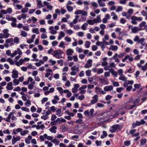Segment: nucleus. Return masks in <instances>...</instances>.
Instances as JSON below:
<instances>
[{
    "mask_svg": "<svg viewBox=\"0 0 147 147\" xmlns=\"http://www.w3.org/2000/svg\"><path fill=\"white\" fill-rule=\"evenodd\" d=\"M122 10V7L121 6H118L116 10L117 12H119V11H121Z\"/></svg>",
    "mask_w": 147,
    "mask_h": 147,
    "instance_id": "obj_47",
    "label": "nucleus"
},
{
    "mask_svg": "<svg viewBox=\"0 0 147 147\" xmlns=\"http://www.w3.org/2000/svg\"><path fill=\"white\" fill-rule=\"evenodd\" d=\"M124 88L122 87L117 88L116 89V91L118 92H120L122 90H123Z\"/></svg>",
    "mask_w": 147,
    "mask_h": 147,
    "instance_id": "obj_46",
    "label": "nucleus"
},
{
    "mask_svg": "<svg viewBox=\"0 0 147 147\" xmlns=\"http://www.w3.org/2000/svg\"><path fill=\"white\" fill-rule=\"evenodd\" d=\"M113 88L112 86H108L104 87V90L107 92L111 91L113 89Z\"/></svg>",
    "mask_w": 147,
    "mask_h": 147,
    "instance_id": "obj_6",
    "label": "nucleus"
},
{
    "mask_svg": "<svg viewBox=\"0 0 147 147\" xmlns=\"http://www.w3.org/2000/svg\"><path fill=\"white\" fill-rule=\"evenodd\" d=\"M82 13V11L80 10H78V11H76L75 12V14H79Z\"/></svg>",
    "mask_w": 147,
    "mask_h": 147,
    "instance_id": "obj_51",
    "label": "nucleus"
},
{
    "mask_svg": "<svg viewBox=\"0 0 147 147\" xmlns=\"http://www.w3.org/2000/svg\"><path fill=\"white\" fill-rule=\"evenodd\" d=\"M52 142L53 143L55 142L57 144H58L59 142V141L58 140H57L56 139H53L52 140Z\"/></svg>",
    "mask_w": 147,
    "mask_h": 147,
    "instance_id": "obj_58",
    "label": "nucleus"
},
{
    "mask_svg": "<svg viewBox=\"0 0 147 147\" xmlns=\"http://www.w3.org/2000/svg\"><path fill=\"white\" fill-rule=\"evenodd\" d=\"M118 74L121 75H123V70L122 69H119L118 71Z\"/></svg>",
    "mask_w": 147,
    "mask_h": 147,
    "instance_id": "obj_55",
    "label": "nucleus"
},
{
    "mask_svg": "<svg viewBox=\"0 0 147 147\" xmlns=\"http://www.w3.org/2000/svg\"><path fill=\"white\" fill-rule=\"evenodd\" d=\"M118 49V47L117 46L112 45L110 47L109 49H111L112 51H116Z\"/></svg>",
    "mask_w": 147,
    "mask_h": 147,
    "instance_id": "obj_18",
    "label": "nucleus"
},
{
    "mask_svg": "<svg viewBox=\"0 0 147 147\" xmlns=\"http://www.w3.org/2000/svg\"><path fill=\"white\" fill-rule=\"evenodd\" d=\"M92 5L93 7L95 8H97L98 7L97 4L95 2H93L92 3Z\"/></svg>",
    "mask_w": 147,
    "mask_h": 147,
    "instance_id": "obj_63",
    "label": "nucleus"
},
{
    "mask_svg": "<svg viewBox=\"0 0 147 147\" xmlns=\"http://www.w3.org/2000/svg\"><path fill=\"white\" fill-rule=\"evenodd\" d=\"M95 21H96V19H94L93 20H89L87 22L90 25H93L95 23H96V22Z\"/></svg>",
    "mask_w": 147,
    "mask_h": 147,
    "instance_id": "obj_11",
    "label": "nucleus"
},
{
    "mask_svg": "<svg viewBox=\"0 0 147 147\" xmlns=\"http://www.w3.org/2000/svg\"><path fill=\"white\" fill-rule=\"evenodd\" d=\"M105 113L102 112L98 114L96 116V119H99V116H102Z\"/></svg>",
    "mask_w": 147,
    "mask_h": 147,
    "instance_id": "obj_36",
    "label": "nucleus"
},
{
    "mask_svg": "<svg viewBox=\"0 0 147 147\" xmlns=\"http://www.w3.org/2000/svg\"><path fill=\"white\" fill-rule=\"evenodd\" d=\"M22 129L20 128H18L17 129H15L13 130V134H16L19 132H21L22 131Z\"/></svg>",
    "mask_w": 147,
    "mask_h": 147,
    "instance_id": "obj_9",
    "label": "nucleus"
},
{
    "mask_svg": "<svg viewBox=\"0 0 147 147\" xmlns=\"http://www.w3.org/2000/svg\"><path fill=\"white\" fill-rule=\"evenodd\" d=\"M98 3L100 6L101 7L104 6L105 5L104 3L102 2L101 0H98Z\"/></svg>",
    "mask_w": 147,
    "mask_h": 147,
    "instance_id": "obj_20",
    "label": "nucleus"
},
{
    "mask_svg": "<svg viewBox=\"0 0 147 147\" xmlns=\"http://www.w3.org/2000/svg\"><path fill=\"white\" fill-rule=\"evenodd\" d=\"M17 140L16 139V138L14 136H13V138L12 140V144H15Z\"/></svg>",
    "mask_w": 147,
    "mask_h": 147,
    "instance_id": "obj_60",
    "label": "nucleus"
},
{
    "mask_svg": "<svg viewBox=\"0 0 147 147\" xmlns=\"http://www.w3.org/2000/svg\"><path fill=\"white\" fill-rule=\"evenodd\" d=\"M13 85L16 86L18 85L19 84V82L18 80L16 79H14L13 81Z\"/></svg>",
    "mask_w": 147,
    "mask_h": 147,
    "instance_id": "obj_26",
    "label": "nucleus"
},
{
    "mask_svg": "<svg viewBox=\"0 0 147 147\" xmlns=\"http://www.w3.org/2000/svg\"><path fill=\"white\" fill-rule=\"evenodd\" d=\"M14 43L16 44L18 43L19 42V38L17 37H15L14 39Z\"/></svg>",
    "mask_w": 147,
    "mask_h": 147,
    "instance_id": "obj_33",
    "label": "nucleus"
},
{
    "mask_svg": "<svg viewBox=\"0 0 147 147\" xmlns=\"http://www.w3.org/2000/svg\"><path fill=\"white\" fill-rule=\"evenodd\" d=\"M12 83V82H10L7 84V86L6 87V89L8 90H11L13 89Z\"/></svg>",
    "mask_w": 147,
    "mask_h": 147,
    "instance_id": "obj_8",
    "label": "nucleus"
},
{
    "mask_svg": "<svg viewBox=\"0 0 147 147\" xmlns=\"http://www.w3.org/2000/svg\"><path fill=\"white\" fill-rule=\"evenodd\" d=\"M85 46L86 48H88L90 47V41H86L85 42Z\"/></svg>",
    "mask_w": 147,
    "mask_h": 147,
    "instance_id": "obj_21",
    "label": "nucleus"
},
{
    "mask_svg": "<svg viewBox=\"0 0 147 147\" xmlns=\"http://www.w3.org/2000/svg\"><path fill=\"white\" fill-rule=\"evenodd\" d=\"M61 111V109H58L56 111V114L59 117L61 116V115H60Z\"/></svg>",
    "mask_w": 147,
    "mask_h": 147,
    "instance_id": "obj_34",
    "label": "nucleus"
},
{
    "mask_svg": "<svg viewBox=\"0 0 147 147\" xmlns=\"http://www.w3.org/2000/svg\"><path fill=\"white\" fill-rule=\"evenodd\" d=\"M21 35L23 37H26L27 36V33L24 31H22L21 32Z\"/></svg>",
    "mask_w": 147,
    "mask_h": 147,
    "instance_id": "obj_31",
    "label": "nucleus"
},
{
    "mask_svg": "<svg viewBox=\"0 0 147 147\" xmlns=\"http://www.w3.org/2000/svg\"><path fill=\"white\" fill-rule=\"evenodd\" d=\"M12 77L13 78H16L18 77V71L13 70L12 71Z\"/></svg>",
    "mask_w": 147,
    "mask_h": 147,
    "instance_id": "obj_5",
    "label": "nucleus"
},
{
    "mask_svg": "<svg viewBox=\"0 0 147 147\" xmlns=\"http://www.w3.org/2000/svg\"><path fill=\"white\" fill-rule=\"evenodd\" d=\"M20 134L22 136H24L25 134H27L28 132L29 131L28 130H25L22 131L20 132Z\"/></svg>",
    "mask_w": 147,
    "mask_h": 147,
    "instance_id": "obj_24",
    "label": "nucleus"
},
{
    "mask_svg": "<svg viewBox=\"0 0 147 147\" xmlns=\"http://www.w3.org/2000/svg\"><path fill=\"white\" fill-rule=\"evenodd\" d=\"M37 2L38 3V5H40L41 7H43V5L41 3V0H37Z\"/></svg>",
    "mask_w": 147,
    "mask_h": 147,
    "instance_id": "obj_59",
    "label": "nucleus"
},
{
    "mask_svg": "<svg viewBox=\"0 0 147 147\" xmlns=\"http://www.w3.org/2000/svg\"><path fill=\"white\" fill-rule=\"evenodd\" d=\"M32 32L33 33H35L37 34H38L39 33L38 28H37L32 29Z\"/></svg>",
    "mask_w": 147,
    "mask_h": 147,
    "instance_id": "obj_22",
    "label": "nucleus"
},
{
    "mask_svg": "<svg viewBox=\"0 0 147 147\" xmlns=\"http://www.w3.org/2000/svg\"><path fill=\"white\" fill-rule=\"evenodd\" d=\"M146 22L145 21H142L141 23H140L139 25V26L140 27H142V26H144L146 24Z\"/></svg>",
    "mask_w": 147,
    "mask_h": 147,
    "instance_id": "obj_40",
    "label": "nucleus"
},
{
    "mask_svg": "<svg viewBox=\"0 0 147 147\" xmlns=\"http://www.w3.org/2000/svg\"><path fill=\"white\" fill-rule=\"evenodd\" d=\"M99 119H97L100 120L99 121L100 122H102L105 121V118L103 117L102 118L101 117V116H99Z\"/></svg>",
    "mask_w": 147,
    "mask_h": 147,
    "instance_id": "obj_48",
    "label": "nucleus"
},
{
    "mask_svg": "<svg viewBox=\"0 0 147 147\" xmlns=\"http://www.w3.org/2000/svg\"><path fill=\"white\" fill-rule=\"evenodd\" d=\"M57 89L59 91L61 94H62L63 92V90L62 87H58L57 88Z\"/></svg>",
    "mask_w": 147,
    "mask_h": 147,
    "instance_id": "obj_28",
    "label": "nucleus"
},
{
    "mask_svg": "<svg viewBox=\"0 0 147 147\" xmlns=\"http://www.w3.org/2000/svg\"><path fill=\"white\" fill-rule=\"evenodd\" d=\"M98 47L96 46L93 45L92 47V51H95L97 49Z\"/></svg>",
    "mask_w": 147,
    "mask_h": 147,
    "instance_id": "obj_62",
    "label": "nucleus"
},
{
    "mask_svg": "<svg viewBox=\"0 0 147 147\" xmlns=\"http://www.w3.org/2000/svg\"><path fill=\"white\" fill-rule=\"evenodd\" d=\"M104 105L100 103H98L97 104V106L98 107H104Z\"/></svg>",
    "mask_w": 147,
    "mask_h": 147,
    "instance_id": "obj_57",
    "label": "nucleus"
},
{
    "mask_svg": "<svg viewBox=\"0 0 147 147\" xmlns=\"http://www.w3.org/2000/svg\"><path fill=\"white\" fill-rule=\"evenodd\" d=\"M93 99L91 101L89 105L83 104L82 105L85 106H89V105L91 104H94L98 102V96L97 95H94L93 96Z\"/></svg>",
    "mask_w": 147,
    "mask_h": 147,
    "instance_id": "obj_1",
    "label": "nucleus"
},
{
    "mask_svg": "<svg viewBox=\"0 0 147 147\" xmlns=\"http://www.w3.org/2000/svg\"><path fill=\"white\" fill-rule=\"evenodd\" d=\"M28 8L27 7H25L22 8L21 10V12L23 13H26L28 11Z\"/></svg>",
    "mask_w": 147,
    "mask_h": 147,
    "instance_id": "obj_30",
    "label": "nucleus"
},
{
    "mask_svg": "<svg viewBox=\"0 0 147 147\" xmlns=\"http://www.w3.org/2000/svg\"><path fill=\"white\" fill-rule=\"evenodd\" d=\"M136 106L135 105H133L131 106H130V105H129L127 106H125L124 107V108L127 110H130L133 109L134 107H135Z\"/></svg>",
    "mask_w": 147,
    "mask_h": 147,
    "instance_id": "obj_12",
    "label": "nucleus"
},
{
    "mask_svg": "<svg viewBox=\"0 0 147 147\" xmlns=\"http://www.w3.org/2000/svg\"><path fill=\"white\" fill-rule=\"evenodd\" d=\"M124 145L126 146H128L131 144L130 141L129 140H126L124 142Z\"/></svg>",
    "mask_w": 147,
    "mask_h": 147,
    "instance_id": "obj_23",
    "label": "nucleus"
},
{
    "mask_svg": "<svg viewBox=\"0 0 147 147\" xmlns=\"http://www.w3.org/2000/svg\"><path fill=\"white\" fill-rule=\"evenodd\" d=\"M103 72V70L102 68H101L99 69L97 71V73L98 74H101Z\"/></svg>",
    "mask_w": 147,
    "mask_h": 147,
    "instance_id": "obj_56",
    "label": "nucleus"
},
{
    "mask_svg": "<svg viewBox=\"0 0 147 147\" xmlns=\"http://www.w3.org/2000/svg\"><path fill=\"white\" fill-rule=\"evenodd\" d=\"M88 25V24L87 23H84L82 26L81 28L82 30H85L86 29V27Z\"/></svg>",
    "mask_w": 147,
    "mask_h": 147,
    "instance_id": "obj_27",
    "label": "nucleus"
},
{
    "mask_svg": "<svg viewBox=\"0 0 147 147\" xmlns=\"http://www.w3.org/2000/svg\"><path fill=\"white\" fill-rule=\"evenodd\" d=\"M47 36L46 34H42L41 35V38L42 39H45L47 38Z\"/></svg>",
    "mask_w": 147,
    "mask_h": 147,
    "instance_id": "obj_49",
    "label": "nucleus"
},
{
    "mask_svg": "<svg viewBox=\"0 0 147 147\" xmlns=\"http://www.w3.org/2000/svg\"><path fill=\"white\" fill-rule=\"evenodd\" d=\"M141 28H140L139 29H138L137 27H134V28H132V32L134 33H136L138 31L140 30H142Z\"/></svg>",
    "mask_w": 147,
    "mask_h": 147,
    "instance_id": "obj_7",
    "label": "nucleus"
},
{
    "mask_svg": "<svg viewBox=\"0 0 147 147\" xmlns=\"http://www.w3.org/2000/svg\"><path fill=\"white\" fill-rule=\"evenodd\" d=\"M36 110V108L34 106H32L30 109V111L32 113L35 112Z\"/></svg>",
    "mask_w": 147,
    "mask_h": 147,
    "instance_id": "obj_52",
    "label": "nucleus"
},
{
    "mask_svg": "<svg viewBox=\"0 0 147 147\" xmlns=\"http://www.w3.org/2000/svg\"><path fill=\"white\" fill-rule=\"evenodd\" d=\"M57 117L55 115H52L51 118V120L52 121H54Z\"/></svg>",
    "mask_w": 147,
    "mask_h": 147,
    "instance_id": "obj_64",
    "label": "nucleus"
},
{
    "mask_svg": "<svg viewBox=\"0 0 147 147\" xmlns=\"http://www.w3.org/2000/svg\"><path fill=\"white\" fill-rule=\"evenodd\" d=\"M57 62L59 64H60V65L62 66L63 64V59H60L57 61Z\"/></svg>",
    "mask_w": 147,
    "mask_h": 147,
    "instance_id": "obj_32",
    "label": "nucleus"
},
{
    "mask_svg": "<svg viewBox=\"0 0 147 147\" xmlns=\"http://www.w3.org/2000/svg\"><path fill=\"white\" fill-rule=\"evenodd\" d=\"M42 42L43 45H47L49 44V42L47 40H42Z\"/></svg>",
    "mask_w": 147,
    "mask_h": 147,
    "instance_id": "obj_41",
    "label": "nucleus"
},
{
    "mask_svg": "<svg viewBox=\"0 0 147 147\" xmlns=\"http://www.w3.org/2000/svg\"><path fill=\"white\" fill-rule=\"evenodd\" d=\"M49 29L51 31V33L52 34H55L57 32V31L54 29L53 27L52 26H50L49 28Z\"/></svg>",
    "mask_w": 147,
    "mask_h": 147,
    "instance_id": "obj_14",
    "label": "nucleus"
},
{
    "mask_svg": "<svg viewBox=\"0 0 147 147\" xmlns=\"http://www.w3.org/2000/svg\"><path fill=\"white\" fill-rule=\"evenodd\" d=\"M102 133L103 135H101L100 136V138L102 139L106 137L107 136V133L105 131H103L102 132Z\"/></svg>",
    "mask_w": 147,
    "mask_h": 147,
    "instance_id": "obj_17",
    "label": "nucleus"
},
{
    "mask_svg": "<svg viewBox=\"0 0 147 147\" xmlns=\"http://www.w3.org/2000/svg\"><path fill=\"white\" fill-rule=\"evenodd\" d=\"M73 53V50L70 49H69L66 51V53L67 55L70 56L72 55V53Z\"/></svg>",
    "mask_w": 147,
    "mask_h": 147,
    "instance_id": "obj_15",
    "label": "nucleus"
},
{
    "mask_svg": "<svg viewBox=\"0 0 147 147\" xmlns=\"http://www.w3.org/2000/svg\"><path fill=\"white\" fill-rule=\"evenodd\" d=\"M25 104L26 105H28V106H29L31 104L30 101L29 99H27L26 102H25Z\"/></svg>",
    "mask_w": 147,
    "mask_h": 147,
    "instance_id": "obj_53",
    "label": "nucleus"
},
{
    "mask_svg": "<svg viewBox=\"0 0 147 147\" xmlns=\"http://www.w3.org/2000/svg\"><path fill=\"white\" fill-rule=\"evenodd\" d=\"M71 69L72 71H76L77 72H78L79 71L78 68V67H76V65L72 67L71 68Z\"/></svg>",
    "mask_w": 147,
    "mask_h": 147,
    "instance_id": "obj_16",
    "label": "nucleus"
},
{
    "mask_svg": "<svg viewBox=\"0 0 147 147\" xmlns=\"http://www.w3.org/2000/svg\"><path fill=\"white\" fill-rule=\"evenodd\" d=\"M126 22V20H125L124 18H122L120 19V22L123 24H124Z\"/></svg>",
    "mask_w": 147,
    "mask_h": 147,
    "instance_id": "obj_45",
    "label": "nucleus"
},
{
    "mask_svg": "<svg viewBox=\"0 0 147 147\" xmlns=\"http://www.w3.org/2000/svg\"><path fill=\"white\" fill-rule=\"evenodd\" d=\"M110 72L111 73L112 75H113L115 77H117V73L116 71H114L113 69H111L109 70Z\"/></svg>",
    "mask_w": 147,
    "mask_h": 147,
    "instance_id": "obj_13",
    "label": "nucleus"
},
{
    "mask_svg": "<svg viewBox=\"0 0 147 147\" xmlns=\"http://www.w3.org/2000/svg\"><path fill=\"white\" fill-rule=\"evenodd\" d=\"M96 23L98 22H100L101 21V19L100 18V16H98L97 17V19H96Z\"/></svg>",
    "mask_w": 147,
    "mask_h": 147,
    "instance_id": "obj_39",
    "label": "nucleus"
},
{
    "mask_svg": "<svg viewBox=\"0 0 147 147\" xmlns=\"http://www.w3.org/2000/svg\"><path fill=\"white\" fill-rule=\"evenodd\" d=\"M120 125L119 124H116L112 126L110 129L109 131L112 133L116 131L117 129L119 128Z\"/></svg>",
    "mask_w": 147,
    "mask_h": 147,
    "instance_id": "obj_2",
    "label": "nucleus"
},
{
    "mask_svg": "<svg viewBox=\"0 0 147 147\" xmlns=\"http://www.w3.org/2000/svg\"><path fill=\"white\" fill-rule=\"evenodd\" d=\"M57 129V127L56 126H53L51 128H50L49 129V131L51 132L54 133H55L56 132V130Z\"/></svg>",
    "mask_w": 147,
    "mask_h": 147,
    "instance_id": "obj_10",
    "label": "nucleus"
},
{
    "mask_svg": "<svg viewBox=\"0 0 147 147\" xmlns=\"http://www.w3.org/2000/svg\"><path fill=\"white\" fill-rule=\"evenodd\" d=\"M48 98L47 97H44L42 98L41 100V103L42 104H44L45 102L47 101Z\"/></svg>",
    "mask_w": 147,
    "mask_h": 147,
    "instance_id": "obj_38",
    "label": "nucleus"
},
{
    "mask_svg": "<svg viewBox=\"0 0 147 147\" xmlns=\"http://www.w3.org/2000/svg\"><path fill=\"white\" fill-rule=\"evenodd\" d=\"M13 41V39L12 38H9L6 40L5 42L7 43L12 42Z\"/></svg>",
    "mask_w": 147,
    "mask_h": 147,
    "instance_id": "obj_29",
    "label": "nucleus"
},
{
    "mask_svg": "<svg viewBox=\"0 0 147 147\" xmlns=\"http://www.w3.org/2000/svg\"><path fill=\"white\" fill-rule=\"evenodd\" d=\"M92 60L91 59H89L87 61L84 66V67L86 68H89L91 67L92 66Z\"/></svg>",
    "mask_w": 147,
    "mask_h": 147,
    "instance_id": "obj_4",
    "label": "nucleus"
},
{
    "mask_svg": "<svg viewBox=\"0 0 147 147\" xmlns=\"http://www.w3.org/2000/svg\"><path fill=\"white\" fill-rule=\"evenodd\" d=\"M101 143L102 142L100 141L96 140L95 142L97 146L101 145Z\"/></svg>",
    "mask_w": 147,
    "mask_h": 147,
    "instance_id": "obj_44",
    "label": "nucleus"
},
{
    "mask_svg": "<svg viewBox=\"0 0 147 147\" xmlns=\"http://www.w3.org/2000/svg\"><path fill=\"white\" fill-rule=\"evenodd\" d=\"M121 76L119 78V80L124 81L127 79V78L123 75H121Z\"/></svg>",
    "mask_w": 147,
    "mask_h": 147,
    "instance_id": "obj_25",
    "label": "nucleus"
},
{
    "mask_svg": "<svg viewBox=\"0 0 147 147\" xmlns=\"http://www.w3.org/2000/svg\"><path fill=\"white\" fill-rule=\"evenodd\" d=\"M141 86L140 84H135L134 85V86L135 88H139Z\"/></svg>",
    "mask_w": 147,
    "mask_h": 147,
    "instance_id": "obj_61",
    "label": "nucleus"
},
{
    "mask_svg": "<svg viewBox=\"0 0 147 147\" xmlns=\"http://www.w3.org/2000/svg\"><path fill=\"white\" fill-rule=\"evenodd\" d=\"M113 85L114 87L119 86V84L117 82H113Z\"/></svg>",
    "mask_w": 147,
    "mask_h": 147,
    "instance_id": "obj_50",
    "label": "nucleus"
},
{
    "mask_svg": "<svg viewBox=\"0 0 147 147\" xmlns=\"http://www.w3.org/2000/svg\"><path fill=\"white\" fill-rule=\"evenodd\" d=\"M91 71L90 70H87L86 71V75L87 76H90L91 74Z\"/></svg>",
    "mask_w": 147,
    "mask_h": 147,
    "instance_id": "obj_37",
    "label": "nucleus"
},
{
    "mask_svg": "<svg viewBox=\"0 0 147 147\" xmlns=\"http://www.w3.org/2000/svg\"><path fill=\"white\" fill-rule=\"evenodd\" d=\"M21 109L22 110L27 112H29L30 111L29 109L28 108L26 107H22L21 108Z\"/></svg>",
    "mask_w": 147,
    "mask_h": 147,
    "instance_id": "obj_42",
    "label": "nucleus"
},
{
    "mask_svg": "<svg viewBox=\"0 0 147 147\" xmlns=\"http://www.w3.org/2000/svg\"><path fill=\"white\" fill-rule=\"evenodd\" d=\"M67 8L69 11H72L73 9L72 7L68 5H67Z\"/></svg>",
    "mask_w": 147,
    "mask_h": 147,
    "instance_id": "obj_35",
    "label": "nucleus"
},
{
    "mask_svg": "<svg viewBox=\"0 0 147 147\" xmlns=\"http://www.w3.org/2000/svg\"><path fill=\"white\" fill-rule=\"evenodd\" d=\"M63 53V51L61 50H57L54 51L53 55L54 57H55V56H58L59 55H61Z\"/></svg>",
    "mask_w": 147,
    "mask_h": 147,
    "instance_id": "obj_3",
    "label": "nucleus"
},
{
    "mask_svg": "<svg viewBox=\"0 0 147 147\" xmlns=\"http://www.w3.org/2000/svg\"><path fill=\"white\" fill-rule=\"evenodd\" d=\"M76 51L79 53H81L82 52V48H80L78 47H77L76 48Z\"/></svg>",
    "mask_w": 147,
    "mask_h": 147,
    "instance_id": "obj_43",
    "label": "nucleus"
},
{
    "mask_svg": "<svg viewBox=\"0 0 147 147\" xmlns=\"http://www.w3.org/2000/svg\"><path fill=\"white\" fill-rule=\"evenodd\" d=\"M65 40L69 42H71V39L68 36H66L65 38Z\"/></svg>",
    "mask_w": 147,
    "mask_h": 147,
    "instance_id": "obj_54",
    "label": "nucleus"
},
{
    "mask_svg": "<svg viewBox=\"0 0 147 147\" xmlns=\"http://www.w3.org/2000/svg\"><path fill=\"white\" fill-rule=\"evenodd\" d=\"M146 142V138H144L140 140V144L143 145L145 144Z\"/></svg>",
    "mask_w": 147,
    "mask_h": 147,
    "instance_id": "obj_19",
    "label": "nucleus"
}]
</instances>
